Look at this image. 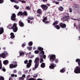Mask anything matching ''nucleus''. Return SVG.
<instances>
[{
    "mask_svg": "<svg viewBox=\"0 0 80 80\" xmlns=\"http://www.w3.org/2000/svg\"><path fill=\"white\" fill-rule=\"evenodd\" d=\"M30 7L28 6H27L25 8V10H30Z\"/></svg>",
    "mask_w": 80,
    "mask_h": 80,
    "instance_id": "2f4dec72",
    "label": "nucleus"
},
{
    "mask_svg": "<svg viewBox=\"0 0 80 80\" xmlns=\"http://www.w3.org/2000/svg\"><path fill=\"white\" fill-rule=\"evenodd\" d=\"M39 55H40L41 57H42V56H43L44 54H45V52L43 51H42L40 52Z\"/></svg>",
    "mask_w": 80,
    "mask_h": 80,
    "instance_id": "ddd939ff",
    "label": "nucleus"
},
{
    "mask_svg": "<svg viewBox=\"0 0 80 80\" xmlns=\"http://www.w3.org/2000/svg\"><path fill=\"white\" fill-rule=\"evenodd\" d=\"M41 68H45V63L42 62L41 65Z\"/></svg>",
    "mask_w": 80,
    "mask_h": 80,
    "instance_id": "5701e85b",
    "label": "nucleus"
},
{
    "mask_svg": "<svg viewBox=\"0 0 80 80\" xmlns=\"http://www.w3.org/2000/svg\"><path fill=\"white\" fill-rule=\"evenodd\" d=\"M47 20V17H45L42 20V22H45Z\"/></svg>",
    "mask_w": 80,
    "mask_h": 80,
    "instance_id": "72a5a7b5",
    "label": "nucleus"
},
{
    "mask_svg": "<svg viewBox=\"0 0 80 80\" xmlns=\"http://www.w3.org/2000/svg\"><path fill=\"white\" fill-rule=\"evenodd\" d=\"M12 24H9L8 25V28H9L10 29V28H12Z\"/></svg>",
    "mask_w": 80,
    "mask_h": 80,
    "instance_id": "58836bf2",
    "label": "nucleus"
},
{
    "mask_svg": "<svg viewBox=\"0 0 80 80\" xmlns=\"http://www.w3.org/2000/svg\"><path fill=\"white\" fill-rule=\"evenodd\" d=\"M19 78L20 80H23V79H24L22 77H19Z\"/></svg>",
    "mask_w": 80,
    "mask_h": 80,
    "instance_id": "13d9d810",
    "label": "nucleus"
},
{
    "mask_svg": "<svg viewBox=\"0 0 80 80\" xmlns=\"http://www.w3.org/2000/svg\"><path fill=\"white\" fill-rule=\"evenodd\" d=\"M31 65H32L31 64L28 63L27 64V65H26L27 67L28 68H30V67H31Z\"/></svg>",
    "mask_w": 80,
    "mask_h": 80,
    "instance_id": "c85d7f7f",
    "label": "nucleus"
},
{
    "mask_svg": "<svg viewBox=\"0 0 80 80\" xmlns=\"http://www.w3.org/2000/svg\"><path fill=\"white\" fill-rule=\"evenodd\" d=\"M27 48L29 50H30V51H31V50H32V47H28Z\"/></svg>",
    "mask_w": 80,
    "mask_h": 80,
    "instance_id": "e433bc0d",
    "label": "nucleus"
},
{
    "mask_svg": "<svg viewBox=\"0 0 80 80\" xmlns=\"http://www.w3.org/2000/svg\"><path fill=\"white\" fill-rule=\"evenodd\" d=\"M0 80H4V78L3 77L1 76L0 77Z\"/></svg>",
    "mask_w": 80,
    "mask_h": 80,
    "instance_id": "ea45409f",
    "label": "nucleus"
},
{
    "mask_svg": "<svg viewBox=\"0 0 80 80\" xmlns=\"http://www.w3.org/2000/svg\"><path fill=\"white\" fill-rule=\"evenodd\" d=\"M19 53L20 56H22V55H24V52H23V51L20 52Z\"/></svg>",
    "mask_w": 80,
    "mask_h": 80,
    "instance_id": "7c9ffc66",
    "label": "nucleus"
},
{
    "mask_svg": "<svg viewBox=\"0 0 80 80\" xmlns=\"http://www.w3.org/2000/svg\"><path fill=\"white\" fill-rule=\"evenodd\" d=\"M28 44L29 46H32L33 45V42H28Z\"/></svg>",
    "mask_w": 80,
    "mask_h": 80,
    "instance_id": "c9c22d12",
    "label": "nucleus"
},
{
    "mask_svg": "<svg viewBox=\"0 0 80 80\" xmlns=\"http://www.w3.org/2000/svg\"><path fill=\"white\" fill-rule=\"evenodd\" d=\"M23 15L27 17V16H28V13H27V12L26 11H24L23 12Z\"/></svg>",
    "mask_w": 80,
    "mask_h": 80,
    "instance_id": "412c9836",
    "label": "nucleus"
},
{
    "mask_svg": "<svg viewBox=\"0 0 80 80\" xmlns=\"http://www.w3.org/2000/svg\"><path fill=\"white\" fill-rule=\"evenodd\" d=\"M69 10L70 13H72V8H69Z\"/></svg>",
    "mask_w": 80,
    "mask_h": 80,
    "instance_id": "a18cd8bd",
    "label": "nucleus"
},
{
    "mask_svg": "<svg viewBox=\"0 0 80 80\" xmlns=\"http://www.w3.org/2000/svg\"><path fill=\"white\" fill-rule=\"evenodd\" d=\"M31 20H30L29 19L28 20V23H30V22Z\"/></svg>",
    "mask_w": 80,
    "mask_h": 80,
    "instance_id": "4d7b16f0",
    "label": "nucleus"
},
{
    "mask_svg": "<svg viewBox=\"0 0 80 80\" xmlns=\"http://www.w3.org/2000/svg\"><path fill=\"white\" fill-rule=\"evenodd\" d=\"M59 26H60V27L62 28H66L67 27V25L64 23H63L62 22H61L59 24Z\"/></svg>",
    "mask_w": 80,
    "mask_h": 80,
    "instance_id": "6e6552de",
    "label": "nucleus"
},
{
    "mask_svg": "<svg viewBox=\"0 0 80 80\" xmlns=\"http://www.w3.org/2000/svg\"><path fill=\"white\" fill-rule=\"evenodd\" d=\"M29 62V63H30V64H32V60H29L28 61Z\"/></svg>",
    "mask_w": 80,
    "mask_h": 80,
    "instance_id": "09e8293b",
    "label": "nucleus"
},
{
    "mask_svg": "<svg viewBox=\"0 0 80 80\" xmlns=\"http://www.w3.org/2000/svg\"><path fill=\"white\" fill-rule=\"evenodd\" d=\"M4 53L5 55H6V56L8 55V52L7 51H5Z\"/></svg>",
    "mask_w": 80,
    "mask_h": 80,
    "instance_id": "79ce46f5",
    "label": "nucleus"
},
{
    "mask_svg": "<svg viewBox=\"0 0 80 80\" xmlns=\"http://www.w3.org/2000/svg\"><path fill=\"white\" fill-rule=\"evenodd\" d=\"M16 72H17V70H14L13 71V73H15Z\"/></svg>",
    "mask_w": 80,
    "mask_h": 80,
    "instance_id": "680f3d73",
    "label": "nucleus"
},
{
    "mask_svg": "<svg viewBox=\"0 0 80 80\" xmlns=\"http://www.w3.org/2000/svg\"><path fill=\"white\" fill-rule=\"evenodd\" d=\"M23 78H25V74H23L22 75V77Z\"/></svg>",
    "mask_w": 80,
    "mask_h": 80,
    "instance_id": "052dcab7",
    "label": "nucleus"
},
{
    "mask_svg": "<svg viewBox=\"0 0 80 80\" xmlns=\"http://www.w3.org/2000/svg\"><path fill=\"white\" fill-rule=\"evenodd\" d=\"M1 70H2L3 72H6V69L5 68H2Z\"/></svg>",
    "mask_w": 80,
    "mask_h": 80,
    "instance_id": "a19ab883",
    "label": "nucleus"
},
{
    "mask_svg": "<svg viewBox=\"0 0 80 80\" xmlns=\"http://www.w3.org/2000/svg\"><path fill=\"white\" fill-rule=\"evenodd\" d=\"M76 20H77V21H79L80 22V18L76 19Z\"/></svg>",
    "mask_w": 80,
    "mask_h": 80,
    "instance_id": "338daca9",
    "label": "nucleus"
},
{
    "mask_svg": "<svg viewBox=\"0 0 80 80\" xmlns=\"http://www.w3.org/2000/svg\"><path fill=\"white\" fill-rule=\"evenodd\" d=\"M4 32L3 28L2 27L0 28V35L2 34Z\"/></svg>",
    "mask_w": 80,
    "mask_h": 80,
    "instance_id": "4468645a",
    "label": "nucleus"
},
{
    "mask_svg": "<svg viewBox=\"0 0 80 80\" xmlns=\"http://www.w3.org/2000/svg\"><path fill=\"white\" fill-rule=\"evenodd\" d=\"M18 16H22L23 15V12L19 11L17 14Z\"/></svg>",
    "mask_w": 80,
    "mask_h": 80,
    "instance_id": "aec40b11",
    "label": "nucleus"
},
{
    "mask_svg": "<svg viewBox=\"0 0 80 80\" xmlns=\"http://www.w3.org/2000/svg\"><path fill=\"white\" fill-rule=\"evenodd\" d=\"M18 65L17 64L13 65V64H10L9 65V67L10 68H16Z\"/></svg>",
    "mask_w": 80,
    "mask_h": 80,
    "instance_id": "1a4fd4ad",
    "label": "nucleus"
},
{
    "mask_svg": "<svg viewBox=\"0 0 80 80\" xmlns=\"http://www.w3.org/2000/svg\"><path fill=\"white\" fill-rule=\"evenodd\" d=\"M45 23V24H47V23H49L50 22L49 21H45V22H44Z\"/></svg>",
    "mask_w": 80,
    "mask_h": 80,
    "instance_id": "6e6d98bb",
    "label": "nucleus"
},
{
    "mask_svg": "<svg viewBox=\"0 0 80 80\" xmlns=\"http://www.w3.org/2000/svg\"><path fill=\"white\" fill-rule=\"evenodd\" d=\"M19 25L21 27H24V23L21 21H20L18 22Z\"/></svg>",
    "mask_w": 80,
    "mask_h": 80,
    "instance_id": "9b49d317",
    "label": "nucleus"
},
{
    "mask_svg": "<svg viewBox=\"0 0 80 80\" xmlns=\"http://www.w3.org/2000/svg\"><path fill=\"white\" fill-rule=\"evenodd\" d=\"M45 58H46V55H44L43 56V58L45 59Z\"/></svg>",
    "mask_w": 80,
    "mask_h": 80,
    "instance_id": "69168bd1",
    "label": "nucleus"
},
{
    "mask_svg": "<svg viewBox=\"0 0 80 80\" xmlns=\"http://www.w3.org/2000/svg\"><path fill=\"white\" fill-rule=\"evenodd\" d=\"M0 56L1 57L3 58H5V53L3 52L0 54Z\"/></svg>",
    "mask_w": 80,
    "mask_h": 80,
    "instance_id": "a211bd4d",
    "label": "nucleus"
},
{
    "mask_svg": "<svg viewBox=\"0 0 80 80\" xmlns=\"http://www.w3.org/2000/svg\"><path fill=\"white\" fill-rule=\"evenodd\" d=\"M34 18L33 17L29 16L28 17V20H34Z\"/></svg>",
    "mask_w": 80,
    "mask_h": 80,
    "instance_id": "b1692460",
    "label": "nucleus"
},
{
    "mask_svg": "<svg viewBox=\"0 0 80 80\" xmlns=\"http://www.w3.org/2000/svg\"><path fill=\"white\" fill-rule=\"evenodd\" d=\"M22 3H26V2L24 0H21V1Z\"/></svg>",
    "mask_w": 80,
    "mask_h": 80,
    "instance_id": "864d4df0",
    "label": "nucleus"
},
{
    "mask_svg": "<svg viewBox=\"0 0 80 80\" xmlns=\"http://www.w3.org/2000/svg\"><path fill=\"white\" fill-rule=\"evenodd\" d=\"M73 7V8H80V6H79V5L78 4H74L73 5V6H72Z\"/></svg>",
    "mask_w": 80,
    "mask_h": 80,
    "instance_id": "f3484780",
    "label": "nucleus"
},
{
    "mask_svg": "<svg viewBox=\"0 0 80 80\" xmlns=\"http://www.w3.org/2000/svg\"><path fill=\"white\" fill-rule=\"evenodd\" d=\"M58 23V21H55L52 24L53 25H57Z\"/></svg>",
    "mask_w": 80,
    "mask_h": 80,
    "instance_id": "cd10ccee",
    "label": "nucleus"
},
{
    "mask_svg": "<svg viewBox=\"0 0 80 80\" xmlns=\"http://www.w3.org/2000/svg\"><path fill=\"white\" fill-rule=\"evenodd\" d=\"M43 62V58H41L40 61V63H42V62Z\"/></svg>",
    "mask_w": 80,
    "mask_h": 80,
    "instance_id": "603ef678",
    "label": "nucleus"
},
{
    "mask_svg": "<svg viewBox=\"0 0 80 80\" xmlns=\"http://www.w3.org/2000/svg\"><path fill=\"white\" fill-rule=\"evenodd\" d=\"M74 72L75 73H80V67L78 66L76 67L74 70Z\"/></svg>",
    "mask_w": 80,
    "mask_h": 80,
    "instance_id": "39448f33",
    "label": "nucleus"
},
{
    "mask_svg": "<svg viewBox=\"0 0 80 80\" xmlns=\"http://www.w3.org/2000/svg\"><path fill=\"white\" fill-rule=\"evenodd\" d=\"M28 80H35V79L33 78H31L29 79Z\"/></svg>",
    "mask_w": 80,
    "mask_h": 80,
    "instance_id": "3c124183",
    "label": "nucleus"
},
{
    "mask_svg": "<svg viewBox=\"0 0 80 80\" xmlns=\"http://www.w3.org/2000/svg\"><path fill=\"white\" fill-rule=\"evenodd\" d=\"M11 18L12 21H16V14L15 13H12L11 17Z\"/></svg>",
    "mask_w": 80,
    "mask_h": 80,
    "instance_id": "423d86ee",
    "label": "nucleus"
},
{
    "mask_svg": "<svg viewBox=\"0 0 80 80\" xmlns=\"http://www.w3.org/2000/svg\"><path fill=\"white\" fill-rule=\"evenodd\" d=\"M39 52H40L38 50L34 51V53L35 54H38V53H39Z\"/></svg>",
    "mask_w": 80,
    "mask_h": 80,
    "instance_id": "f704fd0d",
    "label": "nucleus"
},
{
    "mask_svg": "<svg viewBox=\"0 0 80 80\" xmlns=\"http://www.w3.org/2000/svg\"><path fill=\"white\" fill-rule=\"evenodd\" d=\"M10 1L11 2H14V3H19V2L16 1L15 0H10Z\"/></svg>",
    "mask_w": 80,
    "mask_h": 80,
    "instance_id": "c756f323",
    "label": "nucleus"
},
{
    "mask_svg": "<svg viewBox=\"0 0 80 80\" xmlns=\"http://www.w3.org/2000/svg\"><path fill=\"white\" fill-rule=\"evenodd\" d=\"M70 19V16H69V13H66L65 16L62 18L63 20L64 21H67Z\"/></svg>",
    "mask_w": 80,
    "mask_h": 80,
    "instance_id": "20e7f679",
    "label": "nucleus"
},
{
    "mask_svg": "<svg viewBox=\"0 0 80 80\" xmlns=\"http://www.w3.org/2000/svg\"><path fill=\"white\" fill-rule=\"evenodd\" d=\"M38 49L39 50V51H43V48L40 47H38Z\"/></svg>",
    "mask_w": 80,
    "mask_h": 80,
    "instance_id": "a878e982",
    "label": "nucleus"
},
{
    "mask_svg": "<svg viewBox=\"0 0 80 80\" xmlns=\"http://www.w3.org/2000/svg\"><path fill=\"white\" fill-rule=\"evenodd\" d=\"M4 2V0H0V4H2Z\"/></svg>",
    "mask_w": 80,
    "mask_h": 80,
    "instance_id": "c03bdc74",
    "label": "nucleus"
},
{
    "mask_svg": "<svg viewBox=\"0 0 80 80\" xmlns=\"http://www.w3.org/2000/svg\"><path fill=\"white\" fill-rule=\"evenodd\" d=\"M60 72L61 73H64V72H65V68H62V69H61Z\"/></svg>",
    "mask_w": 80,
    "mask_h": 80,
    "instance_id": "bb28decb",
    "label": "nucleus"
},
{
    "mask_svg": "<svg viewBox=\"0 0 80 80\" xmlns=\"http://www.w3.org/2000/svg\"><path fill=\"white\" fill-rule=\"evenodd\" d=\"M56 59V56L54 54L51 55L50 57V61L53 63Z\"/></svg>",
    "mask_w": 80,
    "mask_h": 80,
    "instance_id": "7ed1b4c3",
    "label": "nucleus"
},
{
    "mask_svg": "<svg viewBox=\"0 0 80 80\" xmlns=\"http://www.w3.org/2000/svg\"><path fill=\"white\" fill-rule=\"evenodd\" d=\"M74 27H77V26L76 25V23H74Z\"/></svg>",
    "mask_w": 80,
    "mask_h": 80,
    "instance_id": "774afa93",
    "label": "nucleus"
},
{
    "mask_svg": "<svg viewBox=\"0 0 80 80\" xmlns=\"http://www.w3.org/2000/svg\"><path fill=\"white\" fill-rule=\"evenodd\" d=\"M8 61L7 60H5L3 61V64H4V65H8Z\"/></svg>",
    "mask_w": 80,
    "mask_h": 80,
    "instance_id": "6ab92c4d",
    "label": "nucleus"
},
{
    "mask_svg": "<svg viewBox=\"0 0 80 80\" xmlns=\"http://www.w3.org/2000/svg\"><path fill=\"white\" fill-rule=\"evenodd\" d=\"M13 63L14 64H17V62L16 61H14L13 62Z\"/></svg>",
    "mask_w": 80,
    "mask_h": 80,
    "instance_id": "e2e57ef3",
    "label": "nucleus"
},
{
    "mask_svg": "<svg viewBox=\"0 0 80 80\" xmlns=\"http://www.w3.org/2000/svg\"><path fill=\"white\" fill-rule=\"evenodd\" d=\"M25 64H27L28 63V60H26L24 61Z\"/></svg>",
    "mask_w": 80,
    "mask_h": 80,
    "instance_id": "37998d69",
    "label": "nucleus"
},
{
    "mask_svg": "<svg viewBox=\"0 0 80 80\" xmlns=\"http://www.w3.org/2000/svg\"><path fill=\"white\" fill-rule=\"evenodd\" d=\"M60 3V2H58V1H56V5H58V4H59V3Z\"/></svg>",
    "mask_w": 80,
    "mask_h": 80,
    "instance_id": "bf43d9fd",
    "label": "nucleus"
},
{
    "mask_svg": "<svg viewBox=\"0 0 80 80\" xmlns=\"http://www.w3.org/2000/svg\"><path fill=\"white\" fill-rule=\"evenodd\" d=\"M42 2L44 3H45V2H47V0H42Z\"/></svg>",
    "mask_w": 80,
    "mask_h": 80,
    "instance_id": "5fc2aeb1",
    "label": "nucleus"
},
{
    "mask_svg": "<svg viewBox=\"0 0 80 80\" xmlns=\"http://www.w3.org/2000/svg\"><path fill=\"white\" fill-rule=\"evenodd\" d=\"M78 28L79 30L80 29V24H79L78 26Z\"/></svg>",
    "mask_w": 80,
    "mask_h": 80,
    "instance_id": "0e129e2a",
    "label": "nucleus"
},
{
    "mask_svg": "<svg viewBox=\"0 0 80 80\" xmlns=\"http://www.w3.org/2000/svg\"><path fill=\"white\" fill-rule=\"evenodd\" d=\"M14 7L16 8L17 10H18L19 8V7L17 6V5H15L14 6Z\"/></svg>",
    "mask_w": 80,
    "mask_h": 80,
    "instance_id": "4c0bfd02",
    "label": "nucleus"
},
{
    "mask_svg": "<svg viewBox=\"0 0 80 80\" xmlns=\"http://www.w3.org/2000/svg\"><path fill=\"white\" fill-rule=\"evenodd\" d=\"M54 60H55V62L56 63H58V59H55Z\"/></svg>",
    "mask_w": 80,
    "mask_h": 80,
    "instance_id": "49530a36",
    "label": "nucleus"
},
{
    "mask_svg": "<svg viewBox=\"0 0 80 80\" xmlns=\"http://www.w3.org/2000/svg\"><path fill=\"white\" fill-rule=\"evenodd\" d=\"M55 67H56V64H55L53 63H52V64H50V66H49V68L50 69H53Z\"/></svg>",
    "mask_w": 80,
    "mask_h": 80,
    "instance_id": "9d476101",
    "label": "nucleus"
},
{
    "mask_svg": "<svg viewBox=\"0 0 80 80\" xmlns=\"http://www.w3.org/2000/svg\"><path fill=\"white\" fill-rule=\"evenodd\" d=\"M37 13L39 14V15H42V11L40 9H38L37 11Z\"/></svg>",
    "mask_w": 80,
    "mask_h": 80,
    "instance_id": "f8f14e48",
    "label": "nucleus"
},
{
    "mask_svg": "<svg viewBox=\"0 0 80 80\" xmlns=\"http://www.w3.org/2000/svg\"><path fill=\"white\" fill-rule=\"evenodd\" d=\"M34 62L35 64V67L33 68V70H35L37 68L38 65H39V58H36L34 60Z\"/></svg>",
    "mask_w": 80,
    "mask_h": 80,
    "instance_id": "f257e3e1",
    "label": "nucleus"
},
{
    "mask_svg": "<svg viewBox=\"0 0 80 80\" xmlns=\"http://www.w3.org/2000/svg\"><path fill=\"white\" fill-rule=\"evenodd\" d=\"M58 9L59 11H60V12H62V11H63V7H62V6H59L58 7Z\"/></svg>",
    "mask_w": 80,
    "mask_h": 80,
    "instance_id": "2eb2a0df",
    "label": "nucleus"
},
{
    "mask_svg": "<svg viewBox=\"0 0 80 80\" xmlns=\"http://www.w3.org/2000/svg\"><path fill=\"white\" fill-rule=\"evenodd\" d=\"M38 76L37 75V74H36L33 76V77L34 78H37V77Z\"/></svg>",
    "mask_w": 80,
    "mask_h": 80,
    "instance_id": "8fccbe9b",
    "label": "nucleus"
},
{
    "mask_svg": "<svg viewBox=\"0 0 80 80\" xmlns=\"http://www.w3.org/2000/svg\"><path fill=\"white\" fill-rule=\"evenodd\" d=\"M76 62H78V67H80V59L78 58H77L76 60Z\"/></svg>",
    "mask_w": 80,
    "mask_h": 80,
    "instance_id": "dca6fc26",
    "label": "nucleus"
},
{
    "mask_svg": "<svg viewBox=\"0 0 80 80\" xmlns=\"http://www.w3.org/2000/svg\"><path fill=\"white\" fill-rule=\"evenodd\" d=\"M41 7L44 10H47L48 8V6L45 4L41 5Z\"/></svg>",
    "mask_w": 80,
    "mask_h": 80,
    "instance_id": "0eeeda50",
    "label": "nucleus"
},
{
    "mask_svg": "<svg viewBox=\"0 0 80 80\" xmlns=\"http://www.w3.org/2000/svg\"><path fill=\"white\" fill-rule=\"evenodd\" d=\"M17 24L16 23H14L13 26L11 28V29L13 30L14 32H17L18 30V27H17Z\"/></svg>",
    "mask_w": 80,
    "mask_h": 80,
    "instance_id": "f03ea898",
    "label": "nucleus"
},
{
    "mask_svg": "<svg viewBox=\"0 0 80 80\" xmlns=\"http://www.w3.org/2000/svg\"><path fill=\"white\" fill-rule=\"evenodd\" d=\"M11 37L10 38L12 39L14 38H15V36L14 35V33L13 32H11L10 34Z\"/></svg>",
    "mask_w": 80,
    "mask_h": 80,
    "instance_id": "4be33fe9",
    "label": "nucleus"
},
{
    "mask_svg": "<svg viewBox=\"0 0 80 80\" xmlns=\"http://www.w3.org/2000/svg\"><path fill=\"white\" fill-rule=\"evenodd\" d=\"M25 45H26L25 44V43H23L22 44V47L23 48H24V47H25Z\"/></svg>",
    "mask_w": 80,
    "mask_h": 80,
    "instance_id": "de8ad7c7",
    "label": "nucleus"
},
{
    "mask_svg": "<svg viewBox=\"0 0 80 80\" xmlns=\"http://www.w3.org/2000/svg\"><path fill=\"white\" fill-rule=\"evenodd\" d=\"M11 77H17V74L15 75L14 74H12L11 75Z\"/></svg>",
    "mask_w": 80,
    "mask_h": 80,
    "instance_id": "473e14b6",
    "label": "nucleus"
},
{
    "mask_svg": "<svg viewBox=\"0 0 80 80\" xmlns=\"http://www.w3.org/2000/svg\"><path fill=\"white\" fill-rule=\"evenodd\" d=\"M54 27H55V28H56L57 30H59V29H60V26H59V25H56L54 26Z\"/></svg>",
    "mask_w": 80,
    "mask_h": 80,
    "instance_id": "393cba45",
    "label": "nucleus"
}]
</instances>
